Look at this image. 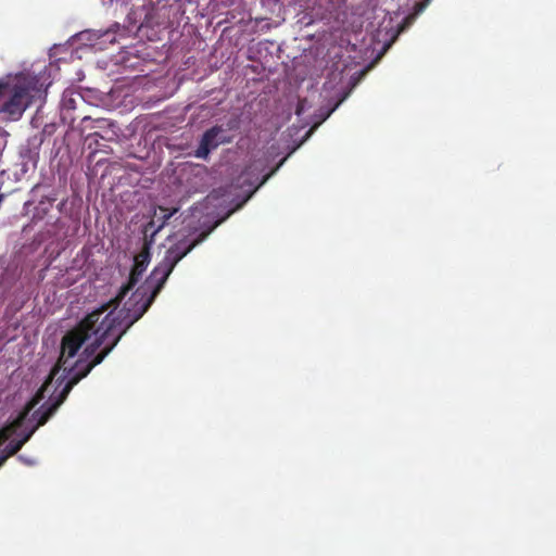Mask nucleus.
Listing matches in <instances>:
<instances>
[{
  "label": "nucleus",
  "mask_w": 556,
  "mask_h": 556,
  "mask_svg": "<svg viewBox=\"0 0 556 556\" xmlns=\"http://www.w3.org/2000/svg\"><path fill=\"white\" fill-rule=\"evenodd\" d=\"M29 103V90L24 85H14L10 89L9 99L2 104L1 111L11 118H18Z\"/></svg>",
  "instance_id": "10"
},
{
  "label": "nucleus",
  "mask_w": 556,
  "mask_h": 556,
  "mask_svg": "<svg viewBox=\"0 0 556 556\" xmlns=\"http://www.w3.org/2000/svg\"><path fill=\"white\" fill-rule=\"evenodd\" d=\"M160 210L162 212H164V215L161 218V223L159 225H155V222L151 220L144 226L143 248L135 256L134 265H132L131 271L129 274L128 281H127V283H125L121 287L118 293L115 296V302L123 301L124 298L128 294V292L130 290H132V288L141 279V276L146 271V269L150 263V260H151L150 248L154 241V236L164 227V225L167 223V220L176 213V210H173L170 212H168L167 208H163V207H160Z\"/></svg>",
  "instance_id": "5"
},
{
  "label": "nucleus",
  "mask_w": 556,
  "mask_h": 556,
  "mask_svg": "<svg viewBox=\"0 0 556 556\" xmlns=\"http://www.w3.org/2000/svg\"><path fill=\"white\" fill-rule=\"evenodd\" d=\"M109 354L110 349L102 348L99 352L97 350L92 355L87 356L84 350L81 354L83 357L77 359L74 366L68 369L66 376L67 381L65 382L59 395H50L47 401L42 402L41 405L34 410L30 417H52L59 406L66 399L73 387L77 384L83 378L87 377V375L96 366L100 365Z\"/></svg>",
  "instance_id": "2"
},
{
  "label": "nucleus",
  "mask_w": 556,
  "mask_h": 556,
  "mask_svg": "<svg viewBox=\"0 0 556 556\" xmlns=\"http://www.w3.org/2000/svg\"><path fill=\"white\" fill-rule=\"evenodd\" d=\"M154 300L152 294L147 296V291L139 287L122 309L116 311L122 301L115 302L114 298L87 314L62 338L60 357L48 379L15 417H29V414L45 400L56 372L61 368L66 370L67 359L74 357L85 342L93 338L85 348V354L90 356L115 333L123 338L128 329L144 315Z\"/></svg>",
  "instance_id": "1"
},
{
  "label": "nucleus",
  "mask_w": 556,
  "mask_h": 556,
  "mask_svg": "<svg viewBox=\"0 0 556 556\" xmlns=\"http://www.w3.org/2000/svg\"><path fill=\"white\" fill-rule=\"evenodd\" d=\"M240 125V115H232L224 124H216L206 129L201 136L194 156L207 160L219 146L231 143L235 139V135L231 132L239 130Z\"/></svg>",
  "instance_id": "9"
},
{
  "label": "nucleus",
  "mask_w": 556,
  "mask_h": 556,
  "mask_svg": "<svg viewBox=\"0 0 556 556\" xmlns=\"http://www.w3.org/2000/svg\"><path fill=\"white\" fill-rule=\"evenodd\" d=\"M84 102L85 98L80 92L66 89L61 99V111L64 114V118H70L72 122L75 121L78 116L72 113L78 108V104Z\"/></svg>",
  "instance_id": "11"
},
{
  "label": "nucleus",
  "mask_w": 556,
  "mask_h": 556,
  "mask_svg": "<svg viewBox=\"0 0 556 556\" xmlns=\"http://www.w3.org/2000/svg\"><path fill=\"white\" fill-rule=\"evenodd\" d=\"M306 105H307V100L306 99H300L298 101V104H296L295 114L298 116H301L304 113V111L306 109Z\"/></svg>",
  "instance_id": "14"
},
{
  "label": "nucleus",
  "mask_w": 556,
  "mask_h": 556,
  "mask_svg": "<svg viewBox=\"0 0 556 556\" xmlns=\"http://www.w3.org/2000/svg\"><path fill=\"white\" fill-rule=\"evenodd\" d=\"M104 122H105V119H103V118L97 119V123H104Z\"/></svg>",
  "instance_id": "17"
},
{
  "label": "nucleus",
  "mask_w": 556,
  "mask_h": 556,
  "mask_svg": "<svg viewBox=\"0 0 556 556\" xmlns=\"http://www.w3.org/2000/svg\"><path fill=\"white\" fill-rule=\"evenodd\" d=\"M90 117L89 116H83L81 117V122H86L87 119H89Z\"/></svg>",
  "instance_id": "16"
},
{
  "label": "nucleus",
  "mask_w": 556,
  "mask_h": 556,
  "mask_svg": "<svg viewBox=\"0 0 556 556\" xmlns=\"http://www.w3.org/2000/svg\"><path fill=\"white\" fill-rule=\"evenodd\" d=\"M54 201L55 198L42 199L35 208L36 211L34 214V218L42 219L47 215L48 211L50 210Z\"/></svg>",
  "instance_id": "12"
},
{
  "label": "nucleus",
  "mask_w": 556,
  "mask_h": 556,
  "mask_svg": "<svg viewBox=\"0 0 556 556\" xmlns=\"http://www.w3.org/2000/svg\"><path fill=\"white\" fill-rule=\"evenodd\" d=\"M49 419H12V421L0 429V446L9 442L0 455V467L7 459L15 455L22 446L30 439L35 430L45 425Z\"/></svg>",
  "instance_id": "8"
},
{
  "label": "nucleus",
  "mask_w": 556,
  "mask_h": 556,
  "mask_svg": "<svg viewBox=\"0 0 556 556\" xmlns=\"http://www.w3.org/2000/svg\"><path fill=\"white\" fill-rule=\"evenodd\" d=\"M207 233L202 232L195 238L193 241L188 243V240L181 239L175 244L170 245L163 257V260L159 263V265L153 269L149 278L144 281L142 289L147 292L150 291L154 298L163 289L166 280L169 275L174 270L175 266L187 255L189 254L198 244H200L205 238Z\"/></svg>",
  "instance_id": "3"
},
{
  "label": "nucleus",
  "mask_w": 556,
  "mask_h": 556,
  "mask_svg": "<svg viewBox=\"0 0 556 556\" xmlns=\"http://www.w3.org/2000/svg\"><path fill=\"white\" fill-rule=\"evenodd\" d=\"M49 419H12V421L0 429V446L9 442L0 455V467L7 459L15 455L22 446L30 439L35 430L45 425Z\"/></svg>",
  "instance_id": "7"
},
{
  "label": "nucleus",
  "mask_w": 556,
  "mask_h": 556,
  "mask_svg": "<svg viewBox=\"0 0 556 556\" xmlns=\"http://www.w3.org/2000/svg\"><path fill=\"white\" fill-rule=\"evenodd\" d=\"M285 160H286V159H282V160L280 161V163H279V164L274 168V169H271L268 174H266L265 176H263L262 180H261V181L258 182V185L256 186V189H257V188H260L262 185H264V184L267 181V179H268L271 175H274V174L276 173V170H277V169L279 168V166L285 162Z\"/></svg>",
  "instance_id": "15"
},
{
  "label": "nucleus",
  "mask_w": 556,
  "mask_h": 556,
  "mask_svg": "<svg viewBox=\"0 0 556 556\" xmlns=\"http://www.w3.org/2000/svg\"><path fill=\"white\" fill-rule=\"evenodd\" d=\"M207 233L202 232L195 238L193 241L188 243V240L181 239L175 244L170 245L163 257V260L159 263V265L153 269L149 278L144 281L142 289L147 292L150 291L154 298L163 289L166 280L169 275L174 270L175 266L187 255L189 254L198 244H200L205 238Z\"/></svg>",
  "instance_id": "4"
},
{
  "label": "nucleus",
  "mask_w": 556,
  "mask_h": 556,
  "mask_svg": "<svg viewBox=\"0 0 556 556\" xmlns=\"http://www.w3.org/2000/svg\"><path fill=\"white\" fill-rule=\"evenodd\" d=\"M122 337L121 334L115 333L113 337H111L108 341H105L101 348L110 349V353L114 350V348L118 344Z\"/></svg>",
  "instance_id": "13"
},
{
  "label": "nucleus",
  "mask_w": 556,
  "mask_h": 556,
  "mask_svg": "<svg viewBox=\"0 0 556 556\" xmlns=\"http://www.w3.org/2000/svg\"><path fill=\"white\" fill-rule=\"evenodd\" d=\"M49 419H12V421L0 429V446L9 442L0 455V467L7 459L15 455L22 446L30 439L35 430L45 425Z\"/></svg>",
  "instance_id": "6"
}]
</instances>
